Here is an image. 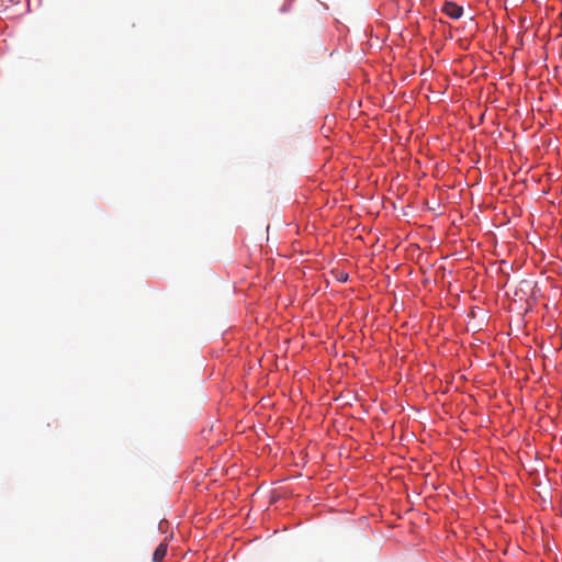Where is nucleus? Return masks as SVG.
Segmentation results:
<instances>
[{
    "label": "nucleus",
    "instance_id": "f257e3e1",
    "mask_svg": "<svg viewBox=\"0 0 562 562\" xmlns=\"http://www.w3.org/2000/svg\"><path fill=\"white\" fill-rule=\"evenodd\" d=\"M442 11L452 19H459L463 13V9L454 2H446Z\"/></svg>",
    "mask_w": 562,
    "mask_h": 562
},
{
    "label": "nucleus",
    "instance_id": "f03ea898",
    "mask_svg": "<svg viewBox=\"0 0 562 562\" xmlns=\"http://www.w3.org/2000/svg\"><path fill=\"white\" fill-rule=\"evenodd\" d=\"M168 544L167 542H161L153 554V562H164V559L167 554Z\"/></svg>",
    "mask_w": 562,
    "mask_h": 562
},
{
    "label": "nucleus",
    "instance_id": "7ed1b4c3",
    "mask_svg": "<svg viewBox=\"0 0 562 562\" xmlns=\"http://www.w3.org/2000/svg\"><path fill=\"white\" fill-rule=\"evenodd\" d=\"M457 42L461 48H468V46H469L468 37H459Z\"/></svg>",
    "mask_w": 562,
    "mask_h": 562
},
{
    "label": "nucleus",
    "instance_id": "20e7f679",
    "mask_svg": "<svg viewBox=\"0 0 562 562\" xmlns=\"http://www.w3.org/2000/svg\"><path fill=\"white\" fill-rule=\"evenodd\" d=\"M340 280L341 281H346L347 280V276H341Z\"/></svg>",
    "mask_w": 562,
    "mask_h": 562
}]
</instances>
